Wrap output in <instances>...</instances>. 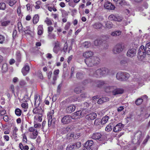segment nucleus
Returning a JSON list of instances; mask_svg holds the SVG:
<instances>
[{"label": "nucleus", "instance_id": "nucleus-47", "mask_svg": "<svg viewBox=\"0 0 150 150\" xmlns=\"http://www.w3.org/2000/svg\"><path fill=\"white\" fill-rule=\"evenodd\" d=\"M21 106L24 109V111H25L26 110H26L28 108V104L27 103H22Z\"/></svg>", "mask_w": 150, "mask_h": 150}, {"label": "nucleus", "instance_id": "nucleus-45", "mask_svg": "<svg viewBox=\"0 0 150 150\" xmlns=\"http://www.w3.org/2000/svg\"><path fill=\"white\" fill-rule=\"evenodd\" d=\"M117 4L121 6L125 5L127 4V3L125 0H118Z\"/></svg>", "mask_w": 150, "mask_h": 150}, {"label": "nucleus", "instance_id": "nucleus-11", "mask_svg": "<svg viewBox=\"0 0 150 150\" xmlns=\"http://www.w3.org/2000/svg\"><path fill=\"white\" fill-rule=\"evenodd\" d=\"M60 42L58 41L55 42L54 43V46L53 49V52L57 54L60 50Z\"/></svg>", "mask_w": 150, "mask_h": 150}, {"label": "nucleus", "instance_id": "nucleus-56", "mask_svg": "<svg viewBox=\"0 0 150 150\" xmlns=\"http://www.w3.org/2000/svg\"><path fill=\"white\" fill-rule=\"evenodd\" d=\"M10 23V21H7L2 22L1 24L2 26H6L7 25Z\"/></svg>", "mask_w": 150, "mask_h": 150}, {"label": "nucleus", "instance_id": "nucleus-33", "mask_svg": "<svg viewBox=\"0 0 150 150\" xmlns=\"http://www.w3.org/2000/svg\"><path fill=\"white\" fill-rule=\"evenodd\" d=\"M93 144V142L92 140H88L84 144V145L88 147H91Z\"/></svg>", "mask_w": 150, "mask_h": 150}, {"label": "nucleus", "instance_id": "nucleus-43", "mask_svg": "<svg viewBox=\"0 0 150 150\" xmlns=\"http://www.w3.org/2000/svg\"><path fill=\"white\" fill-rule=\"evenodd\" d=\"M2 118L1 119H0V120H1L3 119L4 120L5 122H8L9 120H10V117L6 115L2 116Z\"/></svg>", "mask_w": 150, "mask_h": 150}, {"label": "nucleus", "instance_id": "nucleus-3", "mask_svg": "<svg viewBox=\"0 0 150 150\" xmlns=\"http://www.w3.org/2000/svg\"><path fill=\"white\" fill-rule=\"evenodd\" d=\"M33 114H37L34 117L35 120L40 122L42 120L43 110L41 107H35L33 110Z\"/></svg>", "mask_w": 150, "mask_h": 150}, {"label": "nucleus", "instance_id": "nucleus-1", "mask_svg": "<svg viewBox=\"0 0 150 150\" xmlns=\"http://www.w3.org/2000/svg\"><path fill=\"white\" fill-rule=\"evenodd\" d=\"M150 55V42L146 45L145 49L143 45H141L138 52V58L140 60L143 59L146 56V54Z\"/></svg>", "mask_w": 150, "mask_h": 150}, {"label": "nucleus", "instance_id": "nucleus-26", "mask_svg": "<svg viewBox=\"0 0 150 150\" xmlns=\"http://www.w3.org/2000/svg\"><path fill=\"white\" fill-rule=\"evenodd\" d=\"M6 114V112L4 108L1 106H0V119H1L2 116L5 115Z\"/></svg>", "mask_w": 150, "mask_h": 150}, {"label": "nucleus", "instance_id": "nucleus-38", "mask_svg": "<svg viewBox=\"0 0 150 150\" xmlns=\"http://www.w3.org/2000/svg\"><path fill=\"white\" fill-rule=\"evenodd\" d=\"M19 85L21 88L25 87L27 85V83L24 80H21L19 81Z\"/></svg>", "mask_w": 150, "mask_h": 150}, {"label": "nucleus", "instance_id": "nucleus-59", "mask_svg": "<svg viewBox=\"0 0 150 150\" xmlns=\"http://www.w3.org/2000/svg\"><path fill=\"white\" fill-rule=\"evenodd\" d=\"M74 134L68 133L67 135V139H70V137L73 138L74 139Z\"/></svg>", "mask_w": 150, "mask_h": 150}, {"label": "nucleus", "instance_id": "nucleus-62", "mask_svg": "<svg viewBox=\"0 0 150 150\" xmlns=\"http://www.w3.org/2000/svg\"><path fill=\"white\" fill-rule=\"evenodd\" d=\"M68 48V45L67 42H66L64 45V47L63 48V49L64 52H66L67 51V50Z\"/></svg>", "mask_w": 150, "mask_h": 150}, {"label": "nucleus", "instance_id": "nucleus-17", "mask_svg": "<svg viewBox=\"0 0 150 150\" xmlns=\"http://www.w3.org/2000/svg\"><path fill=\"white\" fill-rule=\"evenodd\" d=\"M136 53V50L134 48H132L128 50L127 55L129 57H132L135 56Z\"/></svg>", "mask_w": 150, "mask_h": 150}, {"label": "nucleus", "instance_id": "nucleus-51", "mask_svg": "<svg viewBox=\"0 0 150 150\" xmlns=\"http://www.w3.org/2000/svg\"><path fill=\"white\" fill-rule=\"evenodd\" d=\"M23 136V143L26 144L27 143V137L25 134H24L22 135Z\"/></svg>", "mask_w": 150, "mask_h": 150}, {"label": "nucleus", "instance_id": "nucleus-9", "mask_svg": "<svg viewBox=\"0 0 150 150\" xmlns=\"http://www.w3.org/2000/svg\"><path fill=\"white\" fill-rule=\"evenodd\" d=\"M109 20L111 21H117L118 22H120L122 20L121 17L119 16H117L114 14H111L108 18Z\"/></svg>", "mask_w": 150, "mask_h": 150}, {"label": "nucleus", "instance_id": "nucleus-50", "mask_svg": "<svg viewBox=\"0 0 150 150\" xmlns=\"http://www.w3.org/2000/svg\"><path fill=\"white\" fill-rule=\"evenodd\" d=\"M81 90L80 87H76L74 90L75 93L77 94H79L81 93Z\"/></svg>", "mask_w": 150, "mask_h": 150}, {"label": "nucleus", "instance_id": "nucleus-27", "mask_svg": "<svg viewBox=\"0 0 150 150\" xmlns=\"http://www.w3.org/2000/svg\"><path fill=\"white\" fill-rule=\"evenodd\" d=\"M17 2V0H7L6 3L10 6L12 7L15 5Z\"/></svg>", "mask_w": 150, "mask_h": 150}, {"label": "nucleus", "instance_id": "nucleus-52", "mask_svg": "<svg viewBox=\"0 0 150 150\" xmlns=\"http://www.w3.org/2000/svg\"><path fill=\"white\" fill-rule=\"evenodd\" d=\"M6 8V4L4 2L0 3V10H4Z\"/></svg>", "mask_w": 150, "mask_h": 150}, {"label": "nucleus", "instance_id": "nucleus-53", "mask_svg": "<svg viewBox=\"0 0 150 150\" xmlns=\"http://www.w3.org/2000/svg\"><path fill=\"white\" fill-rule=\"evenodd\" d=\"M120 64L122 66H126L127 65V62L126 59H124L120 61Z\"/></svg>", "mask_w": 150, "mask_h": 150}, {"label": "nucleus", "instance_id": "nucleus-4", "mask_svg": "<svg viewBox=\"0 0 150 150\" xmlns=\"http://www.w3.org/2000/svg\"><path fill=\"white\" fill-rule=\"evenodd\" d=\"M108 70L106 68H102L97 70L93 74L94 76L99 78L107 74Z\"/></svg>", "mask_w": 150, "mask_h": 150}, {"label": "nucleus", "instance_id": "nucleus-63", "mask_svg": "<svg viewBox=\"0 0 150 150\" xmlns=\"http://www.w3.org/2000/svg\"><path fill=\"white\" fill-rule=\"evenodd\" d=\"M101 41L99 40H95L94 42V44L95 46H98L100 42Z\"/></svg>", "mask_w": 150, "mask_h": 150}, {"label": "nucleus", "instance_id": "nucleus-49", "mask_svg": "<svg viewBox=\"0 0 150 150\" xmlns=\"http://www.w3.org/2000/svg\"><path fill=\"white\" fill-rule=\"evenodd\" d=\"M68 5L72 8H74L76 6V4L73 0H70L68 2Z\"/></svg>", "mask_w": 150, "mask_h": 150}, {"label": "nucleus", "instance_id": "nucleus-32", "mask_svg": "<svg viewBox=\"0 0 150 150\" xmlns=\"http://www.w3.org/2000/svg\"><path fill=\"white\" fill-rule=\"evenodd\" d=\"M16 59L17 61L19 63L21 61V54L19 51L17 52L16 54Z\"/></svg>", "mask_w": 150, "mask_h": 150}, {"label": "nucleus", "instance_id": "nucleus-60", "mask_svg": "<svg viewBox=\"0 0 150 150\" xmlns=\"http://www.w3.org/2000/svg\"><path fill=\"white\" fill-rule=\"evenodd\" d=\"M48 34L51 33L52 31L53 30V28L52 26H50L48 27Z\"/></svg>", "mask_w": 150, "mask_h": 150}, {"label": "nucleus", "instance_id": "nucleus-35", "mask_svg": "<svg viewBox=\"0 0 150 150\" xmlns=\"http://www.w3.org/2000/svg\"><path fill=\"white\" fill-rule=\"evenodd\" d=\"M8 65L6 63L3 64L2 67V71L3 72H5L8 71Z\"/></svg>", "mask_w": 150, "mask_h": 150}, {"label": "nucleus", "instance_id": "nucleus-64", "mask_svg": "<svg viewBox=\"0 0 150 150\" xmlns=\"http://www.w3.org/2000/svg\"><path fill=\"white\" fill-rule=\"evenodd\" d=\"M3 138L4 141H8L9 140V137L8 135H4L3 136Z\"/></svg>", "mask_w": 150, "mask_h": 150}, {"label": "nucleus", "instance_id": "nucleus-8", "mask_svg": "<svg viewBox=\"0 0 150 150\" xmlns=\"http://www.w3.org/2000/svg\"><path fill=\"white\" fill-rule=\"evenodd\" d=\"M72 118L70 115H66L63 117L61 120L62 122L64 124H68L72 121Z\"/></svg>", "mask_w": 150, "mask_h": 150}, {"label": "nucleus", "instance_id": "nucleus-41", "mask_svg": "<svg viewBox=\"0 0 150 150\" xmlns=\"http://www.w3.org/2000/svg\"><path fill=\"white\" fill-rule=\"evenodd\" d=\"M94 124L95 125L98 126L100 125V124L102 125L101 119L100 118H97L94 121Z\"/></svg>", "mask_w": 150, "mask_h": 150}, {"label": "nucleus", "instance_id": "nucleus-23", "mask_svg": "<svg viewBox=\"0 0 150 150\" xmlns=\"http://www.w3.org/2000/svg\"><path fill=\"white\" fill-rule=\"evenodd\" d=\"M35 106H37L39 105L40 103V97L39 95H36L35 98Z\"/></svg>", "mask_w": 150, "mask_h": 150}, {"label": "nucleus", "instance_id": "nucleus-18", "mask_svg": "<svg viewBox=\"0 0 150 150\" xmlns=\"http://www.w3.org/2000/svg\"><path fill=\"white\" fill-rule=\"evenodd\" d=\"M124 91V90L122 88H114L112 91V95L115 96L118 94H122L123 93Z\"/></svg>", "mask_w": 150, "mask_h": 150}, {"label": "nucleus", "instance_id": "nucleus-12", "mask_svg": "<svg viewBox=\"0 0 150 150\" xmlns=\"http://www.w3.org/2000/svg\"><path fill=\"white\" fill-rule=\"evenodd\" d=\"M30 70V67L28 64H26L22 69L21 72L23 75L25 76L29 73Z\"/></svg>", "mask_w": 150, "mask_h": 150}, {"label": "nucleus", "instance_id": "nucleus-42", "mask_svg": "<svg viewBox=\"0 0 150 150\" xmlns=\"http://www.w3.org/2000/svg\"><path fill=\"white\" fill-rule=\"evenodd\" d=\"M105 26L106 28L108 29H110L113 28V25L112 23V22L109 21H107L105 23Z\"/></svg>", "mask_w": 150, "mask_h": 150}, {"label": "nucleus", "instance_id": "nucleus-16", "mask_svg": "<svg viewBox=\"0 0 150 150\" xmlns=\"http://www.w3.org/2000/svg\"><path fill=\"white\" fill-rule=\"evenodd\" d=\"M76 108V106L74 105H71L69 106L66 109V112L68 113H71L75 111Z\"/></svg>", "mask_w": 150, "mask_h": 150}, {"label": "nucleus", "instance_id": "nucleus-25", "mask_svg": "<svg viewBox=\"0 0 150 150\" xmlns=\"http://www.w3.org/2000/svg\"><path fill=\"white\" fill-rule=\"evenodd\" d=\"M18 131V129L16 127H15L13 130L12 133V136L13 139L16 141L17 140V132Z\"/></svg>", "mask_w": 150, "mask_h": 150}, {"label": "nucleus", "instance_id": "nucleus-20", "mask_svg": "<svg viewBox=\"0 0 150 150\" xmlns=\"http://www.w3.org/2000/svg\"><path fill=\"white\" fill-rule=\"evenodd\" d=\"M103 25L101 23L96 22L92 25V26L94 29L98 30L101 29Z\"/></svg>", "mask_w": 150, "mask_h": 150}, {"label": "nucleus", "instance_id": "nucleus-37", "mask_svg": "<svg viewBox=\"0 0 150 150\" xmlns=\"http://www.w3.org/2000/svg\"><path fill=\"white\" fill-rule=\"evenodd\" d=\"M44 22L46 24L47 26H50L52 24V23L51 19L48 17L46 18L44 21Z\"/></svg>", "mask_w": 150, "mask_h": 150}, {"label": "nucleus", "instance_id": "nucleus-55", "mask_svg": "<svg viewBox=\"0 0 150 150\" xmlns=\"http://www.w3.org/2000/svg\"><path fill=\"white\" fill-rule=\"evenodd\" d=\"M83 45L85 48H88L90 45V43L88 41H86L83 43Z\"/></svg>", "mask_w": 150, "mask_h": 150}, {"label": "nucleus", "instance_id": "nucleus-2", "mask_svg": "<svg viewBox=\"0 0 150 150\" xmlns=\"http://www.w3.org/2000/svg\"><path fill=\"white\" fill-rule=\"evenodd\" d=\"M100 59L97 57H92L91 58H86L85 62L89 67H92L98 64L100 62Z\"/></svg>", "mask_w": 150, "mask_h": 150}, {"label": "nucleus", "instance_id": "nucleus-54", "mask_svg": "<svg viewBox=\"0 0 150 150\" xmlns=\"http://www.w3.org/2000/svg\"><path fill=\"white\" fill-rule=\"evenodd\" d=\"M5 40V37L4 35H0V44H3Z\"/></svg>", "mask_w": 150, "mask_h": 150}, {"label": "nucleus", "instance_id": "nucleus-14", "mask_svg": "<svg viewBox=\"0 0 150 150\" xmlns=\"http://www.w3.org/2000/svg\"><path fill=\"white\" fill-rule=\"evenodd\" d=\"M124 127V125L121 123H119L113 129V131L117 132L121 131Z\"/></svg>", "mask_w": 150, "mask_h": 150}, {"label": "nucleus", "instance_id": "nucleus-44", "mask_svg": "<svg viewBox=\"0 0 150 150\" xmlns=\"http://www.w3.org/2000/svg\"><path fill=\"white\" fill-rule=\"evenodd\" d=\"M112 124L111 123L108 125L105 128V130L108 132L111 131L112 129Z\"/></svg>", "mask_w": 150, "mask_h": 150}, {"label": "nucleus", "instance_id": "nucleus-61", "mask_svg": "<svg viewBox=\"0 0 150 150\" xmlns=\"http://www.w3.org/2000/svg\"><path fill=\"white\" fill-rule=\"evenodd\" d=\"M48 36L50 39H56V35L50 33L48 34Z\"/></svg>", "mask_w": 150, "mask_h": 150}, {"label": "nucleus", "instance_id": "nucleus-22", "mask_svg": "<svg viewBox=\"0 0 150 150\" xmlns=\"http://www.w3.org/2000/svg\"><path fill=\"white\" fill-rule=\"evenodd\" d=\"M108 84L107 83V84L104 88L105 89V91L106 92H112L114 89V86H108Z\"/></svg>", "mask_w": 150, "mask_h": 150}, {"label": "nucleus", "instance_id": "nucleus-39", "mask_svg": "<svg viewBox=\"0 0 150 150\" xmlns=\"http://www.w3.org/2000/svg\"><path fill=\"white\" fill-rule=\"evenodd\" d=\"M39 21V17L38 14L35 15L33 19V22L34 24H36Z\"/></svg>", "mask_w": 150, "mask_h": 150}, {"label": "nucleus", "instance_id": "nucleus-40", "mask_svg": "<svg viewBox=\"0 0 150 150\" xmlns=\"http://www.w3.org/2000/svg\"><path fill=\"white\" fill-rule=\"evenodd\" d=\"M143 101V100L140 97L137 98L135 101V103L137 105H141Z\"/></svg>", "mask_w": 150, "mask_h": 150}, {"label": "nucleus", "instance_id": "nucleus-36", "mask_svg": "<svg viewBox=\"0 0 150 150\" xmlns=\"http://www.w3.org/2000/svg\"><path fill=\"white\" fill-rule=\"evenodd\" d=\"M15 112L16 115L18 117L20 116L21 115L22 112L20 109L18 108H17L15 110Z\"/></svg>", "mask_w": 150, "mask_h": 150}, {"label": "nucleus", "instance_id": "nucleus-48", "mask_svg": "<svg viewBox=\"0 0 150 150\" xmlns=\"http://www.w3.org/2000/svg\"><path fill=\"white\" fill-rule=\"evenodd\" d=\"M83 74L80 72L77 73L76 74V77L78 79H81L83 78Z\"/></svg>", "mask_w": 150, "mask_h": 150}, {"label": "nucleus", "instance_id": "nucleus-28", "mask_svg": "<svg viewBox=\"0 0 150 150\" xmlns=\"http://www.w3.org/2000/svg\"><path fill=\"white\" fill-rule=\"evenodd\" d=\"M38 34L39 35H41L43 33V28L42 25H40L38 28Z\"/></svg>", "mask_w": 150, "mask_h": 150}, {"label": "nucleus", "instance_id": "nucleus-13", "mask_svg": "<svg viewBox=\"0 0 150 150\" xmlns=\"http://www.w3.org/2000/svg\"><path fill=\"white\" fill-rule=\"evenodd\" d=\"M104 6L105 8L108 10H114L115 8V6L110 2L107 1L104 4Z\"/></svg>", "mask_w": 150, "mask_h": 150}, {"label": "nucleus", "instance_id": "nucleus-7", "mask_svg": "<svg viewBox=\"0 0 150 150\" xmlns=\"http://www.w3.org/2000/svg\"><path fill=\"white\" fill-rule=\"evenodd\" d=\"M124 48V46L122 43L117 44L113 50V52L115 54L119 53L122 52Z\"/></svg>", "mask_w": 150, "mask_h": 150}, {"label": "nucleus", "instance_id": "nucleus-5", "mask_svg": "<svg viewBox=\"0 0 150 150\" xmlns=\"http://www.w3.org/2000/svg\"><path fill=\"white\" fill-rule=\"evenodd\" d=\"M54 110H51L47 114V117L48 118V126L50 127L51 126H54L55 125L56 119L54 117Z\"/></svg>", "mask_w": 150, "mask_h": 150}, {"label": "nucleus", "instance_id": "nucleus-15", "mask_svg": "<svg viewBox=\"0 0 150 150\" xmlns=\"http://www.w3.org/2000/svg\"><path fill=\"white\" fill-rule=\"evenodd\" d=\"M97 114L96 113H92L87 115L86 116V119L88 121L93 120L96 118Z\"/></svg>", "mask_w": 150, "mask_h": 150}, {"label": "nucleus", "instance_id": "nucleus-58", "mask_svg": "<svg viewBox=\"0 0 150 150\" xmlns=\"http://www.w3.org/2000/svg\"><path fill=\"white\" fill-rule=\"evenodd\" d=\"M34 127L35 128H40L41 127V125L40 123H35V122H34Z\"/></svg>", "mask_w": 150, "mask_h": 150}, {"label": "nucleus", "instance_id": "nucleus-29", "mask_svg": "<svg viewBox=\"0 0 150 150\" xmlns=\"http://www.w3.org/2000/svg\"><path fill=\"white\" fill-rule=\"evenodd\" d=\"M121 33V31L120 30H116L112 32L111 35L112 36H117L120 35Z\"/></svg>", "mask_w": 150, "mask_h": 150}, {"label": "nucleus", "instance_id": "nucleus-46", "mask_svg": "<svg viewBox=\"0 0 150 150\" xmlns=\"http://www.w3.org/2000/svg\"><path fill=\"white\" fill-rule=\"evenodd\" d=\"M123 79L124 80H127L129 77V74L127 73L123 72Z\"/></svg>", "mask_w": 150, "mask_h": 150}, {"label": "nucleus", "instance_id": "nucleus-31", "mask_svg": "<svg viewBox=\"0 0 150 150\" xmlns=\"http://www.w3.org/2000/svg\"><path fill=\"white\" fill-rule=\"evenodd\" d=\"M123 72H118L116 75V78L118 80L122 81L123 80Z\"/></svg>", "mask_w": 150, "mask_h": 150}, {"label": "nucleus", "instance_id": "nucleus-30", "mask_svg": "<svg viewBox=\"0 0 150 150\" xmlns=\"http://www.w3.org/2000/svg\"><path fill=\"white\" fill-rule=\"evenodd\" d=\"M19 147L21 150H28L29 147L28 146L25 145L23 146L22 143H20L19 144Z\"/></svg>", "mask_w": 150, "mask_h": 150}, {"label": "nucleus", "instance_id": "nucleus-34", "mask_svg": "<svg viewBox=\"0 0 150 150\" xmlns=\"http://www.w3.org/2000/svg\"><path fill=\"white\" fill-rule=\"evenodd\" d=\"M109 118V116L106 115L104 116L101 119L102 125H104L106 124L108 121Z\"/></svg>", "mask_w": 150, "mask_h": 150}, {"label": "nucleus", "instance_id": "nucleus-21", "mask_svg": "<svg viewBox=\"0 0 150 150\" xmlns=\"http://www.w3.org/2000/svg\"><path fill=\"white\" fill-rule=\"evenodd\" d=\"M93 55V53L91 51H87L84 52L83 54V56L86 58H90Z\"/></svg>", "mask_w": 150, "mask_h": 150}, {"label": "nucleus", "instance_id": "nucleus-24", "mask_svg": "<svg viewBox=\"0 0 150 150\" xmlns=\"http://www.w3.org/2000/svg\"><path fill=\"white\" fill-rule=\"evenodd\" d=\"M38 134V131L30 133V139H36Z\"/></svg>", "mask_w": 150, "mask_h": 150}, {"label": "nucleus", "instance_id": "nucleus-57", "mask_svg": "<svg viewBox=\"0 0 150 150\" xmlns=\"http://www.w3.org/2000/svg\"><path fill=\"white\" fill-rule=\"evenodd\" d=\"M28 131L31 132V133H32L33 132H34L36 131H38V130L35 129V128L33 127H30L28 128Z\"/></svg>", "mask_w": 150, "mask_h": 150}, {"label": "nucleus", "instance_id": "nucleus-10", "mask_svg": "<svg viewBox=\"0 0 150 150\" xmlns=\"http://www.w3.org/2000/svg\"><path fill=\"white\" fill-rule=\"evenodd\" d=\"M95 84V86L98 87L104 88L107 84V83L102 80H98L96 82Z\"/></svg>", "mask_w": 150, "mask_h": 150}, {"label": "nucleus", "instance_id": "nucleus-19", "mask_svg": "<svg viewBox=\"0 0 150 150\" xmlns=\"http://www.w3.org/2000/svg\"><path fill=\"white\" fill-rule=\"evenodd\" d=\"M102 137L101 134L99 132L93 133L91 137L92 139L95 140L100 139Z\"/></svg>", "mask_w": 150, "mask_h": 150}, {"label": "nucleus", "instance_id": "nucleus-6", "mask_svg": "<svg viewBox=\"0 0 150 150\" xmlns=\"http://www.w3.org/2000/svg\"><path fill=\"white\" fill-rule=\"evenodd\" d=\"M81 146V143L80 142H77L75 143H71L67 146V150H74L76 149Z\"/></svg>", "mask_w": 150, "mask_h": 150}]
</instances>
